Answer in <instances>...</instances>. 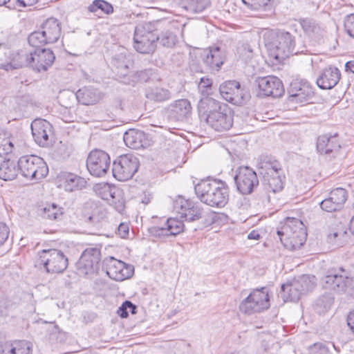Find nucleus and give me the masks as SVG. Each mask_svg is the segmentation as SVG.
I'll list each match as a JSON object with an SVG mask.
<instances>
[{
    "instance_id": "obj_1",
    "label": "nucleus",
    "mask_w": 354,
    "mask_h": 354,
    "mask_svg": "<svg viewBox=\"0 0 354 354\" xmlns=\"http://www.w3.org/2000/svg\"><path fill=\"white\" fill-rule=\"evenodd\" d=\"M198 108L201 118L215 131H227L232 127L233 115L226 104L207 97L200 100Z\"/></svg>"
},
{
    "instance_id": "obj_2",
    "label": "nucleus",
    "mask_w": 354,
    "mask_h": 354,
    "mask_svg": "<svg viewBox=\"0 0 354 354\" xmlns=\"http://www.w3.org/2000/svg\"><path fill=\"white\" fill-rule=\"evenodd\" d=\"M194 191L202 203L211 207L221 208L228 202L229 188L221 180L202 179L194 185Z\"/></svg>"
},
{
    "instance_id": "obj_3",
    "label": "nucleus",
    "mask_w": 354,
    "mask_h": 354,
    "mask_svg": "<svg viewBox=\"0 0 354 354\" xmlns=\"http://www.w3.org/2000/svg\"><path fill=\"white\" fill-rule=\"evenodd\" d=\"M277 234L283 246L290 250L299 249L305 243L307 232L303 222L297 218L287 217L281 222Z\"/></svg>"
},
{
    "instance_id": "obj_4",
    "label": "nucleus",
    "mask_w": 354,
    "mask_h": 354,
    "mask_svg": "<svg viewBox=\"0 0 354 354\" xmlns=\"http://www.w3.org/2000/svg\"><path fill=\"white\" fill-rule=\"evenodd\" d=\"M266 46L270 55L277 60L283 59L292 55L304 53V50L296 48L295 37L286 31L277 32L275 39L268 41Z\"/></svg>"
},
{
    "instance_id": "obj_5",
    "label": "nucleus",
    "mask_w": 354,
    "mask_h": 354,
    "mask_svg": "<svg viewBox=\"0 0 354 354\" xmlns=\"http://www.w3.org/2000/svg\"><path fill=\"white\" fill-rule=\"evenodd\" d=\"M158 39L151 23L138 24L134 32V48L142 54L153 53L156 48Z\"/></svg>"
},
{
    "instance_id": "obj_6",
    "label": "nucleus",
    "mask_w": 354,
    "mask_h": 354,
    "mask_svg": "<svg viewBox=\"0 0 354 354\" xmlns=\"http://www.w3.org/2000/svg\"><path fill=\"white\" fill-rule=\"evenodd\" d=\"M37 257L36 265L43 266L48 273H62L68 267V258L60 250H42L37 252Z\"/></svg>"
},
{
    "instance_id": "obj_7",
    "label": "nucleus",
    "mask_w": 354,
    "mask_h": 354,
    "mask_svg": "<svg viewBox=\"0 0 354 354\" xmlns=\"http://www.w3.org/2000/svg\"><path fill=\"white\" fill-rule=\"evenodd\" d=\"M17 166L21 175L30 180L42 179L48 173V166L43 158L35 155L21 156Z\"/></svg>"
},
{
    "instance_id": "obj_8",
    "label": "nucleus",
    "mask_w": 354,
    "mask_h": 354,
    "mask_svg": "<svg viewBox=\"0 0 354 354\" xmlns=\"http://www.w3.org/2000/svg\"><path fill=\"white\" fill-rule=\"evenodd\" d=\"M19 57L24 58L26 66H30L38 72L46 71L53 64L55 56L50 49H35L32 51L19 52Z\"/></svg>"
},
{
    "instance_id": "obj_9",
    "label": "nucleus",
    "mask_w": 354,
    "mask_h": 354,
    "mask_svg": "<svg viewBox=\"0 0 354 354\" xmlns=\"http://www.w3.org/2000/svg\"><path fill=\"white\" fill-rule=\"evenodd\" d=\"M270 297L267 288L253 290L250 294L243 299L240 306V310L247 315L260 313L269 308Z\"/></svg>"
},
{
    "instance_id": "obj_10",
    "label": "nucleus",
    "mask_w": 354,
    "mask_h": 354,
    "mask_svg": "<svg viewBox=\"0 0 354 354\" xmlns=\"http://www.w3.org/2000/svg\"><path fill=\"white\" fill-rule=\"evenodd\" d=\"M139 165V160L135 156L129 153L120 156L113 162V176L119 181L128 180L137 172Z\"/></svg>"
},
{
    "instance_id": "obj_11",
    "label": "nucleus",
    "mask_w": 354,
    "mask_h": 354,
    "mask_svg": "<svg viewBox=\"0 0 354 354\" xmlns=\"http://www.w3.org/2000/svg\"><path fill=\"white\" fill-rule=\"evenodd\" d=\"M348 281L345 270L340 267L328 269L321 280L324 289L339 295L346 293Z\"/></svg>"
},
{
    "instance_id": "obj_12",
    "label": "nucleus",
    "mask_w": 354,
    "mask_h": 354,
    "mask_svg": "<svg viewBox=\"0 0 354 354\" xmlns=\"http://www.w3.org/2000/svg\"><path fill=\"white\" fill-rule=\"evenodd\" d=\"M237 191L243 195L252 194L259 186L257 173L250 167L240 166L234 176Z\"/></svg>"
},
{
    "instance_id": "obj_13",
    "label": "nucleus",
    "mask_w": 354,
    "mask_h": 354,
    "mask_svg": "<svg viewBox=\"0 0 354 354\" xmlns=\"http://www.w3.org/2000/svg\"><path fill=\"white\" fill-rule=\"evenodd\" d=\"M101 259L100 250L97 248H88L82 253L76 263L80 275L86 276L97 272Z\"/></svg>"
},
{
    "instance_id": "obj_14",
    "label": "nucleus",
    "mask_w": 354,
    "mask_h": 354,
    "mask_svg": "<svg viewBox=\"0 0 354 354\" xmlns=\"http://www.w3.org/2000/svg\"><path fill=\"white\" fill-rule=\"evenodd\" d=\"M111 158L108 153L101 149L92 150L86 160L89 173L96 177L104 176L109 169Z\"/></svg>"
},
{
    "instance_id": "obj_15",
    "label": "nucleus",
    "mask_w": 354,
    "mask_h": 354,
    "mask_svg": "<svg viewBox=\"0 0 354 354\" xmlns=\"http://www.w3.org/2000/svg\"><path fill=\"white\" fill-rule=\"evenodd\" d=\"M219 92L224 100L236 105L244 104L250 97L248 92L236 80L223 82L219 87Z\"/></svg>"
},
{
    "instance_id": "obj_16",
    "label": "nucleus",
    "mask_w": 354,
    "mask_h": 354,
    "mask_svg": "<svg viewBox=\"0 0 354 354\" xmlns=\"http://www.w3.org/2000/svg\"><path fill=\"white\" fill-rule=\"evenodd\" d=\"M314 284L308 276H303L299 281L291 284L281 285V297L284 301L296 302L300 299L301 295L312 290Z\"/></svg>"
},
{
    "instance_id": "obj_17",
    "label": "nucleus",
    "mask_w": 354,
    "mask_h": 354,
    "mask_svg": "<svg viewBox=\"0 0 354 354\" xmlns=\"http://www.w3.org/2000/svg\"><path fill=\"white\" fill-rule=\"evenodd\" d=\"M104 264L106 274L115 281H124L130 278L134 272V268L132 265L125 263L113 257L106 258L104 261Z\"/></svg>"
},
{
    "instance_id": "obj_18",
    "label": "nucleus",
    "mask_w": 354,
    "mask_h": 354,
    "mask_svg": "<svg viewBox=\"0 0 354 354\" xmlns=\"http://www.w3.org/2000/svg\"><path fill=\"white\" fill-rule=\"evenodd\" d=\"M289 100L295 103H304L314 95L313 87L304 79H294L288 88Z\"/></svg>"
},
{
    "instance_id": "obj_19",
    "label": "nucleus",
    "mask_w": 354,
    "mask_h": 354,
    "mask_svg": "<svg viewBox=\"0 0 354 354\" xmlns=\"http://www.w3.org/2000/svg\"><path fill=\"white\" fill-rule=\"evenodd\" d=\"M174 211L188 221L198 220L203 214V209L199 205L181 196L174 201Z\"/></svg>"
},
{
    "instance_id": "obj_20",
    "label": "nucleus",
    "mask_w": 354,
    "mask_h": 354,
    "mask_svg": "<svg viewBox=\"0 0 354 354\" xmlns=\"http://www.w3.org/2000/svg\"><path fill=\"white\" fill-rule=\"evenodd\" d=\"M31 131L35 142L40 147H48L50 145V138L53 136V126L44 119L37 118L31 123Z\"/></svg>"
},
{
    "instance_id": "obj_21",
    "label": "nucleus",
    "mask_w": 354,
    "mask_h": 354,
    "mask_svg": "<svg viewBox=\"0 0 354 354\" xmlns=\"http://www.w3.org/2000/svg\"><path fill=\"white\" fill-rule=\"evenodd\" d=\"M183 222L176 218H169L162 225H158L150 228V232L158 237L176 236L184 231Z\"/></svg>"
},
{
    "instance_id": "obj_22",
    "label": "nucleus",
    "mask_w": 354,
    "mask_h": 354,
    "mask_svg": "<svg viewBox=\"0 0 354 354\" xmlns=\"http://www.w3.org/2000/svg\"><path fill=\"white\" fill-rule=\"evenodd\" d=\"M346 200V190L342 187H337L332 190L328 197L323 200L319 205L324 211L333 212L342 209Z\"/></svg>"
},
{
    "instance_id": "obj_23",
    "label": "nucleus",
    "mask_w": 354,
    "mask_h": 354,
    "mask_svg": "<svg viewBox=\"0 0 354 354\" xmlns=\"http://www.w3.org/2000/svg\"><path fill=\"white\" fill-rule=\"evenodd\" d=\"M258 86L265 96L281 97L284 93L282 82L275 76H266L257 80Z\"/></svg>"
},
{
    "instance_id": "obj_24",
    "label": "nucleus",
    "mask_w": 354,
    "mask_h": 354,
    "mask_svg": "<svg viewBox=\"0 0 354 354\" xmlns=\"http://www.w3.org/2000/svg\"><path fill=\"white\" fill-rule=\"evenodd\" d=\"M201 57L209 70L218 71L224 63L225 53L220 47H210L203 50Z\"/></svg>"
},
{
    "instance_id": "obj_25",
    "label": "nucleus",
    "mask_w": 354,
    "mask_h": 354,
    "mask_svg": "<svg viewBox=\"0 0 354 354\" xmlns=\"http://www.w3.org/2000/svg\"><path fill=\"white\" fill-rule=\"evenodd\" d=\"M57 180L59 188L69 192L82 189L86 185V181L84 178L70 172L61 173L57 176Z\"/></svg>"
},
{
    "instance_id": "obj_26",
    "label": "nucleus",
    "mask_w": 354,
    "mask_h": 354,
    "mask_svg": "<svg viewBox=\"0 0 354 354\" xmlns=\"http://www.w3.org/2000/svg\"><path fill=\"white\" fill-rule=\"evenodd\" d=\"M167 113L170 120L183 121L192 113L191 104L187 99L176 100L168 106Z\"/></svg>"
},
{
    "instance_id": "obj_27",
    "label": "nucleus",
    "mask_w": 354,
    "mask_h": 354,
    "mask_svg": "<svg viewBox=\"0 0 354 354\" xmlns=\"http://www.w3.org/2000/svg\"><path fill=\"white\" fill-rule=\"evenodd\" d=\"M304 35L313 40H319L325 33L324 27L312 18H301L298 19Z\"/></svg>"
},
{
    "instance_id": "obj_28",
    "label": "nucleus",
    "mask_w": 354,
    "mask_h": 354,
    "mask_svg": "<svg viewBox=\"0 0 354 354\" xmlns=\"http://www.w3.org/2000/svg\"><path fill=\"white\" fill-rule=\"evenodd\" d=\"M340 77L341 73L337 68L329 66L322 71L316 83L322 89H331L337 84Z\"/></svg>"
},
{
    "instance_id": "obj_29",
    "label": "nucleus",
    "mask_w": 354,
    "mask_h": 354,
    "mask_svg": "<svg viewBox=\"0 0 354 354\" xmlns=\"http://www.w3.org/2000/svg\"><path fill=\"white\" fill-rule=\"evenodd\" d=\"M339 148L340 144L337 134L322 135L317 138V149L321 153L330 154L337 151Z\"/></svg>"
},
{
    "instance_id": "obj_30",
    "label": "nucleus",
    "mask_w": 354,
    "mask_h": 354,
    "mask_svg": "<svg viewBox=\"0 0 354 354\" xmlns=\"http://www.w3.org/2000/svg\"><path fill=\"white\" fill-rule=\"evenodd\" d=\"M41 30L49 44L55 43L61 35L60 24L57 19L49 18L42 24Z\"/></svg>"
},
{
    "instance_id": "obj_31",
    "label": "nucleus",
    "mask_w": 354,
    "mask_h": 354,
    "mask_svg": "<svg viewBox=\"0 0 354 354\" xmlns=\"http://www.w3.org/2000/svg\"><path fill=\"white\" fill-rule=\"evenodd\" d=\"M29 343L26 341L5 342L0 344V354H30Z\"/></svg>"
},
{
    "instance_id": "obj_32",
    "label": "nucleus",
    "mask_w": 354,
    "mask_h": 354,
    "mask_svg": "<svg viewBox=\"0 0 354 354\" xmlns=\"http://www.w3.org/2000/svg\"><path fill=\"white\" fill-rule=\"evenodd\" d=\"M78 102L84 105H91L98 102L102 95L97 89L93 87H83L75 93Z\"/></svg>"
},
{
    "instance_id": "obj_33",
    "label": "nucleus",
    "mask_w": 354,
    "mask_h": 354,
    "mask_svg": "<svg viewBox=\"0 0 354 354\" xmlns=\"http://www.w3.org/2000/svg\"><path fill=\"white\" fill-rule=\"evenodd\" d=\"M85 209L91 211V213L86 212L85 216L88 222L93 224L100 223L106 216L105 207L95 202L87 203L85 205Z\"/></svg>"
},
{
    "instance_id": "obj_34",
    "label": "nucleus",
    "mask_w": 354,
    "mask_h": 354,
    "mask_svg": "<svg viewBox=\"0 0 354 354\" xmlns=\"http://www.w3.org/2000/svg\"><path fill=\"white\" fill-rule=\"evenodd\" d=\"M144 138L145 134L143 131L129 129L124 133L123 140L128 147L138 149L143 147L142 140Z\"/></svg>"
},
{
    "instance_id": "obj_35",
    "label": "nucleus",
    "mask_w": 354,
    "mask_h": 354,
    "mask_svg": "<svg viewBox=\"0 0 354 354\" xmlns=\"http://www.w3.org/2000/svg\"><path fill=\"white\" fill-rule=\"evenodd\" d=\"M18 166L13 161L8 160L0 164V179L12 180L15 179L18 173Z\"/></svg>"
},
{
    "instance_id": "obj_36",
    "label": "nucleus",
    "mask_w": 354,
    "mask_h": 354,
    "mask_svg": "<svg viewBox=\"0 0 354 354\" xmlns=\"http://www.w3.org/2000/svg\"><path fill=\"white\" fill-rule=\"evenodd\" d=\"M334 303V297L331 293H324L315 301L314 308L319 314H324L330 309Z\"/></svg>"
},
{
    "instance_id": "obj_37",
    "label": "nucleus",
    "mask_w": 354,
    "mask_h": 354,
    "mask_svg": "<svg viewBox=\"0 0 354 354\" xmlns=\"http://www.w3.org/2000/svg\"><path fill=\"white\" fill-rule=\"evenodd\" d=\"M183 8L194 13L204 11L210 4L209 0H181Z\"/></svg>"
},
{
    "instance_id": "obj_38",
    "label": "nucleus",
    "mask_w": 354,
    "mask_h": 354,
    "mask_svg": "<svg viewBox=\"0 0 354 354\" xmlns=\"http://www.w3.org/2000/svg\"><path fill=\"white\" fill-rule=\"evenodd\" d=\"M259 171H277L282 169L281 163L271 156H263L258 162Z\"/></svg>"
},
{
    "instance_id": "obj_39",
    "label": "nucleus",
    "mask_w": 354,
    "mask_h": 354,
    "mask_svg": "<svg viewBox=\"0 0 354 354\" xmlns=\"http://www.w3.org/2000/svg\"><path fill=\"white\" fill-rule=\"evenodd\" d=\"M158 41L159 44L165 48H173L178 42V37L176 34L170 29H167L161 32L158 35Z\"/></svg>"
},
{
    "instance_id": "obj_40",
    "label": "nucleus",
    "mask_w": 354,
    "mask_h": 354,
    "mask_svg": "<svg viewBox=\"0 0 354 354\" xmlns=\"http://www.w3.org/2000/svg\"><path fill=\"white\" fill-rule=\"evenodd\" d=\"M284 179L285 178L277 176L276 178H263L262 183L268 192L277 193L283 189Z\"/></svg>"
},
{
    "instance_id": "obj_41",
    "label": "nucleus",
    "mask_w": 354,
    "mask_h": 354,
    "mask_svg": "<svg viewBox=\"0 0 354 354\" xmlns=\"http://www.w3.org/2000/svg\"><path fill=\"white\" fill-rule=\"evenodd\" d=\"M41 211V216L50 220H60L64 214L63 208L55 203L46 205Z\"/></svg>"
},
{
    "instance_id": "obj_42",
    "label": "nucleus",
    "mask_w": 354,
    "mask_h": 354,
    "mask_svg": "<svg viewBox=\"0 0 354 354\" xmlns=\"http://www.w3.org/2000/svg\"><path fill=\"white\" fill-rule=\"evenodd\" d=\"M88 10L91 12H97L100 10L104 14L109 15L113 12V7L104 0H94L88 7Z\"/></svg>"
},
{
    "instance_id": "obj_43",
    "label": "nucleus",
    "mask_w": 354,
    "mask_h": 354,
    "mask_svg": "<svg viewBox=\"0 0 354 354\" xmlns=\"http://www.w3.org/2000/svg\"><path fill=\"white\" fill-rule=\"evenodd\" d=\"M98 195L102 199L110 201L112 198H115V195L120 192V191L114 186H111L109 184L106 183L100 185L97 188Z\"/></svg>"
},
{
    "instance_id": "obj_44",
    "label": "nucleus",
    "mask_w": 354,
    "mask_h": 354,
    "mask_svg": "<svg viewBox=\"0 0 354 354\" xmlns=\"http://www.w3.org/2000/svg\"><path fill=\"white\" fill-rule=\"evenodd\" d=\"M30 46L35 48V49H41L44 45L49 44L46 37H44L41 30L35 31L32 32L28 37Z\"/></svg>"
},
{
    "instance_id": "obj_45",
    "label": "nucleus",
    "mask_w": 354,
    "mask_h": 354,
    "mask_svg": "<svg viewBox=\"0 0 354 354\" xmlns=\"http://www.w3.org/2000/svg\"><path fill=\"white\" fill-rule=\"evenodd\" d=\"M149 97L155 101L162 102L171 97V93L169 90L162 88H155L149 93Z\"/></svg>"
},
{
    "instance_id": "obj_46",
    "label": "nucleus",
    "mask_w": 354,
    "mask_h": 354,
    "mask_svg": "<svg viewBox=\"0 0 354 354\" xmlns=\"http://www.w3.org/2000/svg\"><path fill=\"white\" fill-rule=\"evenodd\" d=\"M137 306L130 301H124L118 310V314L122 318H127L129 313L134 315L137 313Z\"/></svg>"
},
{
    "instance_id": "obj_47",
    "label": "nucleus",
    "mask_w": 354,
    "mask_h": 354,
    "mask_svg": "<svg viewBox=\"0 0 354 354\" xmlns=\"http://www.w3.org/2000/svg\"><path fill=\"white\" fill-rule=\"evenodd\" d=\"M14 145L11 140L0 133V156L12 153Z\"/></svg>"
},
{
    "instance_id": "obj_48",
    "label": "nucleus",
    "mask_w": 354,
    "mask_h": 354,
    "mask_svg": "<svg viewBox=\"0 0 354 354\" xmlns=\"http://www.w3.org/2000/svg\"><path fill=\"white\" fill-rule=\"evenodd\" d=\"M308 351L309 354H327L329 348L325 342H315L308 347Z\"/></svg>"
},
{
    "instance_id": "obj_49",
    "label": "nucleus",
    "mask_w": 354,
    "mask_h": 354,
    "mask_svg": "<svg viewBox=\"0 0 354 354\" xmlns=\"http://www.w3.org/2000/svg\"><path fill=\"white\" fill-rule=\"evenodd\" d=\"M23 66H26L25 63H24V58L19 57V53L15 56L12 62H8L6 64H1L0 65V70L3 69L6 71H11L15 68H19Z\"/></svg>"
},
{
    "instance_id": "obj_50",
    "label": "nucleus",
    "mask_w": 354,
    "mask_h": 354,
    "mask_svg": "<svg viewBox=\"0 0 354 354\" xmlns=\"http://www.w3.org/2000/svg\"><path fill=\"white\" fill-rule=\"evenodd\" d=\"M248 8L252 10H265L271 0H241Z\"/></svg>"
},
{
    "instance_id": "obj_51",
    "label": "nucleus",
    "mask_w": 354,
    "mask_h": 354,
    "mask_svg": "<svg viewBox=\"0 0 354 354\" xmlns=\"http://www.w3.org/2000/svg\"><path fill=\"white\" fill-rule=\"evenodd\" d=\"M344 29L351 37L354 38V14L347 15L345 18Z\"/></svg>"
},
{
    "instance_id": "obj_52",
    "label": "nucleus",
    "mask_w": 354,
    "mask_h": 354,
    "mask_svg": "<svg viewBox=\"0 0 354 354\" xmlns=\"http://www.w3.org/2000/svg\"><path fill=\"white\" fill-rule=\"evenodd\" d=\"M109 203L120 213H122L124 209V201L120 197V192L116 194L115 198H112Z\"/></svg>"
},
{
    "instance_id": "obj_53",
    "label": "nucleus",
    "mask_w": 354,
    "mask_h": 354,
    "mask_svg": "<svg viewBox=\"0 0 354 354\" xmlns=\"http://www.w3.org/2000/svg\"><path fill=\"white\" fill-rule=\"evenodd\" d=\"M240 56L245 60L250 59L253 55V49L248 44H243L239 48Z\"/></svg>"
},
{
    "instance_id": "obj_54",
    "label": "nucleus",
    "mask_w": 354,
    "mask_h": 354,
    "mask_svg": "<svg viewBox=\"0 0 354 354\" xmlns=\"http://www.w3.org/2000/svg\"><path fill=\"white\" fill-rule=\"evenodd\" d=\"M212 86V80L209 78L202 77L198 84V88L203 94L209 95V91L211 90Z\"/></svg>"
},
{
    "instance_id": "obj_55",
    "label": "nucleus",
    "mask_w": 354,
    "mask_h": 354,
    "mask_svg": "<svg viewBox=\"0 0 354 354\" xmlns=\"http://www.w3.org/2000/svg\"><path fill=\"white\" fill-rule=\"evenodd\" d=\"M10 230L6 223L0 222V246L8 239Z\"/></svg>"
},
{
    "instance_id": "obj_56",
    "label": "nucleus",
    "mask_w": 354,
    "mask_h": 354,
    "mask_svg": "<svg viewBox=\"0 0 354 354\" xmlns=\"http://www.w3.org/2000/svg\"><path fill=\"white\" fill-rule=\"evenodd\" d=\"M38 0H15V8L21 10V8L30 7L37 3Z\"/></svg>"
},
{
    "instance_id": "obj_57",
    "label": "nucleus",
    "mask_w": 354,
    "mask_h": 354,
    "mask_svg": "<svg viewBox=\"0 0 354 354\" xmlns=\"http://www.w3.org/2000/svg\"><path fill=\"white\" fill-rule=\"evenodd\" d=\"M259 173L262 176L263 178H276L277 176H281V178H285L283 169H281L280 170L277 169V171H259Z\"/></svg>"
},
{
    "instance_id": "obj_58",
    "label": "nucleus",
    "mask_w": 354,
    "mask_h": 354,
    "mask_svg": "<svg viewBox=\"0 0 354 354\" xmlns=\"http://www.w3.org/2000/svg\"><path fill=\"white\" fill-rule=\"evenodd\" d=\"M121 238L125 239L129 233V225L127 223H121L117 229L116 232Z\"/></svg>"
},
{
    "instance_id": "obj_59",
    "label": "nucleus",
    "mask_w": 354,
    "mask_h": 354,
    "mask_svg": "<svg viewBox=\"0 0 354 354\" xmlns=\"http://www.w3.org/2000/svg\"><path fill=\"white\" fill-rule=\"evenodd\" d=\"M348 280L345 294L354 298V277H348Z\"/></svg>"
},
{
    "instance_id": "obj_60",
    "label": "nucleus",
    "mask_w": 354,
    "mask_h": 354,
    "mask_svg": "<svg viewBox=\"0 0 354 354\" xmlns=\"http://www.w3.org/2000/svg\"><path fill=\"white\" fill-rule=\"evenodd\" d=\"M149 72L150 71L147 70L137 72L136 74L138 75V80L142 82H147L149 78Z\"/></svg>"
},
{
    "instance_id": "obj_61",
    "label": "nucleus",
    "mask_w": 354,
    "mask_h": 354,
    "mask_svg": "<svg viewBox=\"0 0 354 354\" xmlns=\"http://www.w3.org/2000/svg\"><path fill=\"white\" fill-rule=\"evenodd\" d=\"M261 238V235L257 230H252L248 234V239L259 240Z\"/></svg>"
},
{
    "instance_id": "obj_62",
    "label": "nucleus",
    "mask_w": 354,
    "mask_h": 354,
    "mask_svg": "<svg viewBox=\"0 0 354 354\" xmlns=\"http://www.w3.org/2000/svg\"><path fill=\"white\" fill-rule=\"evenodd\" d=\"M345 68L346 71L354 73V61L347 62L345 64Z\"/></svg>"
},
{
    "instance_id": "obj_63",
    "label": "nucleus",
    "mask_w": 354,
    "mask_h": 354,
    "mask_svg": "<svg viewBox=\"0 0 354 354\" xmlns=\"http://www.w3.org/2000/svg\"><path fill=\"white\" fill-rule=\"evenodd\" d=\"M349 230L351 232L354 234V216H353L350 224H349Z\"/></svg>"
},
{
    "instance_id": "obj_64",
    "label": "nucleus",
    "mask_w": 354,
    "mask_h": 354,
    "mask_svg": "<svg viewBox=\"0 0 354 354\" xmlns=\"http://www.w3.org/2000/svg\"><path fill=\"white\" fill-rule=\"evenodd\" d=\"M142 203H144V204H148L150 203V198L149 197H147V196H145L142 200Z\"/></svg>"
}]
</instances>
